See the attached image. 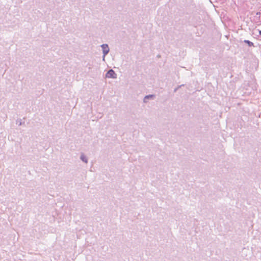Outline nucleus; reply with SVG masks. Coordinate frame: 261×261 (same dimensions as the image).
<instances>
[{
	"instance_id": "5",
	"label": "nucleus",
	"mask_w": 261,
	"mask_h": 261,
	"mask_svg": "<svg viewBox=\"0 0 261 261\" xmlns=\"http://www.w3.org/2000/svg\"><path fill=\"white\" fill-rule=\"evenodd\" d=\"M259 35L261 36V31H259Z\"/></svg>"
},
{
	"instance_id": "4",
	"label": "nucleus",
	"mask_w": 261,
	"mask_h": 261,
	"mask_svg": "<svg viewBox=\"0 0 261 261\" xmlns=\"http://www.w3.org/2000/svg\"><path fill=\"white\" fill-rule=\"evenodd\" d=\"M82 160H83V161H84L85 163H87V160H86L85 158H84V157L82 156Z\"/></svg>"
},
{
	"instance_id": "2",
	"label": "nucleus",
	"mask_w": 261,
	"mask_h": 261,
	"mask_svg": "<svg viewBox=\"0 0 261 261\" xmlns=\"http://www.w3.org/2000/svg\"><path fill=\"white\" fill-rule=\"evenodd\" d=\"M102 48L103 56L105 57L109 51V48L107 44H102L101 45Z\"/></svg>"
},
{
	"instance_id": "3",
	"label": "nucleus",
	"mask_w": 261,
	"mask_h": 261,
	"mask_svg": "<svg viewBox=\"0 0 261 261\" xmlns=\"http://www.w3.org/2000/svg\"><path fill=\"white\" fill-rule=\"evenodd\" d=\"M244 42L247 43L249 46H253L254 44L252 42H250L249 40H244Z\"/></svg>"
},
{
	"instance_id": "1",
	"label": "nucleus",
	"mask_w": 261,
	"mask_h": 261,
	"mask_svg": "<svg viewBox=\"0 0 261 261\" xmlns=\"http://www.w3.org/2000/svg\"><path fill=\"white\" fill-rule=\"evenodd\" d=\"M106 77L108 78H116V74L115 73L114 70L111 69L107 73Z\"/></svg>"
}]
</instances>
